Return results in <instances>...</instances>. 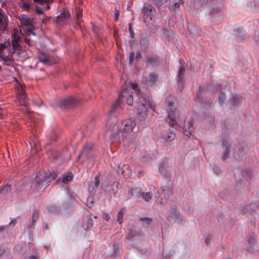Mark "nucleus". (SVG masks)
I'll return each mask as SVG.
<instances>
[{"mask_svg":"<svg viewBox=\"0 0 259 259\" xmlns=\"http://www.w3.org/2000/svg\"><path fill=\"white\" fill-rule=\"evenodd\" d=\"M136 124L135 120L132 118L119 122L116 117H114L108 120L106 126L108 127L112 142L116 139H125L127 133L133 131Z\"/></svg>","mask_w":259,"mask_h":259,"instance_id":"f257e3e1","label":"nucleus"},{"mask_svg":"<svg viewBox=\"0 0 259 259\" xmlns=\"http://www.w3.org/2000/svg\"><path fill=\"white\" fill-rule=\"evenodd\" d=\"M126 88L120 94L119 98L113 104L110 111V114L113 113L116 110L121 102H125L127 104L130 106L133 105V91H135L139 98H140L142 93H140V90L137 83L128 82V84H126Z\"/></svg>","mask_w":259,"mask_h":259,"instance_id":"f03ea898","label":"nucleus"},{"mask_svg":"<svg viewBox=\"0 0 259 259\" xmlns=\"http://www.w3.org/2000/svg\"><path fill=\"white\" fill-rule=\"evenodd\" d=\"M55 176L54 175L49 176L46 172H39L32 181L31 187L37 191L45 189Z\"/></svg>","mask_w":259,"mask_h":259,"instance_id":"7ed1b4c3","label":"nucleus"},{"mask_svg":"<svg viewBox=\"0 0 259 259\" xmlns=\"http://www.w3.org/2000/svg\"><path fill=\"white\" fill-rule=\"evenodd\" d=\"M145 103H147L149 105V107L152 109L154 112L158 113V111H156L155 109V105L152 102H150L147 97L146 95L142 93L138 101V107L137 113L138 114V118L140 120H145L147 115L148 109L146 107Z\"/></svg>","mask_w":259,"mask_h":259,"instance_id":"20e7f679","label":"nucleus"},{"mask_svg":"<svg viewBox=\"0 0 259 259\" xmlns=\"http://www.w3.org/2000/svg\"><path fill=\"white\" fill-rule=\"evenodd\" d=\"M94 145L92 143L85 144L82 149V150L78 156V159L82 158L83 161H88L93 159L94 154Z\"/></svg>","mask_w":259,"mask_h":259,"instance_id":"39448f33","label":"nucleus"},{"mask_svg":"<svg viewBox=\"0 0 259 259\" xmlns=\"http://www.w3.org/2000/svg\"><path fill=\"white\" fill-rule=\"evenodd\" d=\"M143 19L145 23H149L156 15L155 8L151 5H145L142 9Z\"/></svg>","mask_w":259,"mask_h":259,"instance_id":"423d86ee","label":"nucleus"},{"mask_svg":"<svg viewBox=\"0 0 259 259\" xmlns=\"http://www.w3.org/2000/svg\"><path fill=\"white\" fill-rule=\"evenodd\" d=\"M165 104L167 108V111L168 113V116L170 120L169 124L170 126H174L176 123V108L173 106V103L169 100H165Z\"/></svg>","mask_w":259,"mask_h":259,"instance_id":"0eeeda50","label":"nucleus"},{"mask_svg":"<svg viewBox=\"0 0 259 259\" xmlns=\"http://www.w3.org/2000/svg\"><path fill=\"white\" fill-rule=\"evenodd\" d=\"M69 18V13L66 9H63L60 14L56 17V22L59 25L63 26L67 24Z\"/></svg>","mask_w":259,"mask_h":259,"instance_id":"6e6552de","label":"nucleus"},{"mask_svg":"<svg viewBox=\"0 0 259 259\" xmlns=\"http://www.w3.org/2000/svg\"><path fill=\"white\" fill-rule=\"evenodd\" d=\"M78 102L75 98L70 97L61 100L59 103L61 109H69L73 107Z\"/></svg>","mask_w":259,"mask_h":259,"instance_id":"1a4fd4ad","label":"nucleus"},{"mask_svg":"<svg viewBox=\"0 0 259 259\" xmlns=\"http://www.w3.org/2000/svg\"><path fill=\"white\" fill-rule=\"evenodd\" d=\"M254 234L250 235L247 238V243L246 244V249L249 252H252L256 248V240Z\"/></svg>","mask_w":259,"mask_h":259,"instance_id":"9d476101","label":"nucleus"},{"mask_svg":"<svg viewBox=\"0 0 259 259\" xmlns=\"http://www.w3.org/2000/svg\"><path fill=\"white\" fill-rule=\"evenodd\" d=\"M146 60L147 63L152 66L158 65L162 61V59L156 55H148Z\"/></svg>","mask_w":259,"mask_h":259,"instance_id":"9b49d317","label":"nucleus"},{"mask_svg":"<svg viewBox=\"0 0 259 259\" xmlns=\"http://www.w3.org/2000/svg\"><path fill=\"white\" fill-rule=\"evenodd\" d=\"M21 25L24 26H31L33 25V19L25 15H20L19 17Z\"/></svg>","mask_w":259,"mask_h":259,"instance_id":"f8f14e48","label":"nucleus"},{"mask_svg":"<svg viewBox=\"0 0 259 259\" xmlns=\"http://www.w3.org/2000/svg\"><path fill=\"white\" fill-rule=\"evenodd\" d=\"M243 147L241 143H239L234 150V157L237 160H239L243 154Z\"/></svg>","mask_w":259,"mask_h":259,"instance_id":"ddd939ff","label":"nucleus"},{"mask_svg":"<svg viewBox=\"0 0 259 259\" xmlns=\"http://www.w3.org/2000/svg\"><path fill=\"white\" fill-rule=\"evenodd\" d=\"M18 99L23 103V105L27 108L26 105L25 98L26 96L24 93V89L21 84H19L18 87Z\"/></svg>","mask_w":259,"mask_h":259,"instance_id":"4468645a","label":"nucleus"},{"mask_svg":"<svg viewBox=\"0 0 259 259\" xmlns=\"http://www.w3.org/2000/svg\"><path fill=\"white\" fill-rule=\"evenodd\" d=\"M168 218L177 221L181 219L180 212L174 208H171L169 210Z\"/></svg>","mask_w":259,"mask_h":259,"instance_id":"2eb2a0df","label":"nucleus"},{"mask_svg":"<svg viewBox=\"0 0 259 259\" xmlns=\"http://www.w3.org/2000/svg\"><path fill=\"white\" fill-rule=\"evenodd\" d=\"M162 137L167 141H171L175 138V134L169 130L165 131L162 134Z\"/></svg>","mask_w":259,"mask_h":259,"instance_id":"dca6fc26","label":"nucleus"},{"mask_svg":"<svg viewBox=\"0 0 259 259\" xmlns=\"http://www.w3.org/2000/svg\"><path fill=\"white\" fill-rule=\"evenodd\" d=\"M128 192L133 196H141L142 193L141 189L137 186H134L132 188L129 189Z\"/></svg>","mask_w":259,"mask_h":259,"instance_id":"f3484780","label":"nucleus"},{"mask_svg":"<svg viewBox=\"0 0 259 259\" xmlns=\"http://www.w3.org/2000/svg\"><path fill=\"white\" fill-rule=\"evenodd\" d=\"M158 78V75L154 73H151L149 74V79L146 80V83L148 85H152L156 82Z\"/></svg>","mask_w":259,"mask_h":259,"instance_id":"a211bd4d","label":"nucleus"},{"mask_svg":"<svg viewBox=\"0 0 259 259\" xmlns=\"http://www.w3.org/2000/svg\"><path fill=\"white\" fill-rule=\"evenodd\" d=\"M7 24L5 20V17L4 14L2 12V10H0V29L4 30L7 28Z\"/></svg>","mask_w":259,"mask_h":259,"instance_id":"6ab92c4d","label":"nucleus"},{"mask_svg":"<svg viewBox=\"0 0 259 259\" xmlns=\"http://www.w3.org/2000/svg\"><path fill=\"white\" fill-rule=\"evenodd\" d=\"M100 175L98 174L95 178V184L94 185L91 184L90 185L89 189L90 192H92L95 191V188H97L100 185Z\"/></svg>","mask_w":259,"mask_h":259,"instance_id":"aec40b11","label":"nucleus"},{"mask_svg":"<svg viewBox=\"0 0 259 259\" xmlns=\"http://www.w3.org/2000/svg\"><path fill=\"white\" fill-rule=\"evenodd\" d=\"M118 185H119V183L116 182V181H114L112 183V185L111 186H110V188L111 189V190H105L106 191H107V192H110L111 191V192L114 194V195H115L117 192H118Z\"/></svg>","mask_w":259,"mask_h":259,"instance_id":"412c9836","label":"nucleus"},{"mask_svg":"<svg viewBox=\"0 0 259 259\" xmlns=\"http://www.w3.org/2000/svg\"><path fill=\"white\" fill-rule=\"evenodd\" d=\"M165 163L161 162L159 164V172L164 176L167 177L169 176V172L165 169Z\"/></svg>","mask_w":259,"mask_h":259,"instance_id":"4be33fe9","label":"nucleus"},{"mask_svg":"<svg viewBox=\"0 0 259 259\" xmlns=\"http://www.w3.org/2000/svg\"><path fill=\"white\" fill-rule=\"evenodd\" d=\"M185 71V68L183 66H180L179 69V72L178 74V82L179 83H183L182 76Z\"/></svg>","mask_w":259,"mask_h":259,"instance_id":"5701e85b","label":"nucleus"},{"mask_svg":"<svg viewBox=\"0 0 259 259\" xmlns=\"http://www.w3.org/2000/svg\"><path fill=\"white\" fill-rule=\"evenodd\" d=\"M73 175L72 172H68L65 174L62 178V182L67 184L69 181L73 179Z\"/></svg>","mask_w":259,"mask_h":259,"instance_id":"b1692460","label":"nucleus"},{"mask_svg":"<svg viewBox=\"0 0 259 259\" xmlns=\"http://www.w3.org/2000/svg\"><path fill=\"white\" fill-rule=\"evenodd\" d=\"M152 193L151 192H142L141 196L146 202L149 201L152 197Z\"/></svg>","mask_w":259,"mask_h":259,"instance_id":"393cba45","label":"nucleus"},{"mask_svg":"<svg viewBox=\"0 0 259 259\" xmlns=\"http://www.w3.org/2000/svg\"><path fill=\"white\" fill-rule=\"evenodd\" d=\"M33 1L35 3H37L40 5H45V9L46 10L50 9V6L49 4L52 1V0H33Z\"/></svg>","mask_w":259,"mask_h":259,"instance_id":"a878e982","label":"nucleus"},{"mask_svg":"<svg viewBox=\"0 0 259 259\" xmlns=\"http://www.w3.org/2000/svg\"><path fill=\"white\" fill-rule=\"evenodd\" d=\"M125 211V208H122L118 213L117 221L119 223V224H121L122 223L123 215Z\"/></svg>","mask_w":259,"mask_h":259,"instance_id":"bb28decb","label":"nucleus"},{"mask_svg":"<svg viewBox=\"0 0 259 259\" xmlns=\"http://www.w3.org/2000/svg\"><path fill=\"white\" fill-rule=\"evenodd\" d=\"M223 145L226 148L225 151L223 153V160L224 161H225L228 157V154L229 153V148H230L229 146H228L226 144V142H225L224 141H223Z\"/></svg>","mask_w":259,"mask_h":259,"instance_id":"cd10ccee","label":"nucleus"},{"mask_svg":"<svg viewBox=\"0 0 259 259\" xmlns=\"http://www.w3.org/2000/svg\"><path fill=\"white\" fill-rule=\"evenodd\" d=\"M21 8L23 10L28 12L32 9V5L28 2H23L21 5Z\"/></svg>","mask_w":259,"mask_h":259,"instance_id":"c85d7f7f","label":"nucleus"},{"mask_svg":"<svg viewBox=\"0 0 259 259\" xmlns=\"http://www.w3.org/2000/svg\"><path fill=\"white\" fill-rule=\"evenodd\" d=\"M38 57L40 62L43 63H47L49 61V59L48 55L44 54H39Z\"/></svg>","mask_w":259,"mask_h":259,"instance_id":"c756f323","label":"nucleus"},{"mask_svg":"<svg viewBox=\"0 0 259 259\" xmlns=\"http://www.w3.org/2000/svg\"><path fill=\"white\" fill-rule=\"evenodd\" d=\"M240 101L239 97H235L233 96L229 100V102L230 103V105H232L233 106L237 105L238 102Z\"/></svg>","mask_w":259,"mask_h":259,"instance_id":"7c9ffc66","label":"nucleus"},{"mask_svg":"<svg viewBox=\"0 0 259 259\" xmlns=\"http://www.w3.org/2000/svg\"><path fill=\"white\" fill-rule=\"evenodd\" d=\"M222 11V8L220 7H214L209 12L210 15H215L216 14H218Z\"/></svg>","mask_w":259,"mask_h":259,"instance_id":"2f4dec72","label":"nucleus"},{"mask_svg":"<svg viewBox=\"0 0 259 259\" xmlns=\"http://www.w3.org/2000/svg\"><path fill=\"white\" fill-rule=\"evenodd\" d=\"M39 212L37 210H34L32 216V223L34 224L37 221L38 218Z\"/></svg>","mask_w":259,"mask_h":259,"instance_id":"473e14b6","label":"nucleus"},{"mask_svg":"<svg viewBox=\"0 0 259 259\" xmlns=\"http://www.w3.org/2000/svg\"><path fill=\"white\" fill-rule=\"evenodd\" d=\"M76 15L77 19L76 20V24L80 26V21L79 20V18L82 16V11L78 9L76 12Z\"/></svg>","mask_w":259,"mask_h":259,"instance_id":"72a5a7b5","label":"nucleus"},{"mask_svg":"<svg viewBox=\"0 0 259 259\" xmlns=\"http://www.w3.org/2000/svg\"><path fill=\"white\" fill-rule=\"evenodd\" d=\"M226 99L225 95L224 93H221L219 97L218 102L220 105H222Z\"/></svg>","mask_w":259,"mask_h":259,"instance_id":"f704fd0d","label":"nucleus"},{"mask_svg":"<svg viewBox=\"0 0 259 259\" xmlns=\"http://www.w3.org/2000/svg\"><path fill=\"white\" fill-rule=\"evenodd\" d=\"M140 45L142 48H146L148 45L147 40L144 38H141L140 40Z\"/></svg>","mask_w":259,"mask_h":259,"instance_id":"c9c22d12","label":"nucleus"},{"mask_svg":"<svg viewBox=\"0 0 259 259\" xmlns=\"http://www.w3.org/2000/svg\"><path fill=\"white\" fill-rule=\"evenodd\" d=\"M10 46V44L9 42H6L4 44H0V54L2 53L3 50L6 48H8Z\"/></svg>","mask_w":259,"mask_h":259,"instance_id":"e433bc0d","label":"nucleus"},{"mask_svg":"<svg viewBox=\"0 0 259 259\" xmlns=\"http://www.w3.org/2000/svg\"><path fill=\"white\" fill-rule=\"evenodd\" d=\"M48 136L51 140L55 141L57 140V135L55 133V132L53 131H51L50 133V135L48 134Z\"/></svg>","mask_w":259,"mask_h":259,"instance_id":"4c0bfd02","label":"nucleus"},{"mask_svg":"<svg viewBox=\"0 0 259 259\" xmlns=\"http://www.w3.org/2000/svg\"><path fill=\"white\" fill-rule=\"evenodd\" d=\"M48 209L49 210V211L54 213L56 212L58 210L57 208L53 205L48 206Z\"/></svg>","mask_w":259,"mask_h":259,"instance_id":"58836bf2","label":"nucleus"},{"mask_svg":"<svg viewBox=\"0 0 259 259\" xmlns=\"http://www.w3.org/2000/svg\"><path fill=\"white\" fill-rule=\"evenodd\" d=\"M163 193H164V197L166 199H169V193L171 194V191H169V190H168L167 189L163 188Z\"/></svg>","mask_w":259,"mask_h":259,"instance_id":"ea45409f","label":"nucleus"},{"mask_svg":"<svg viewBox=\"0 0 259 259\" xmlns=\"http://www.w3.org/2000/svg\"><path fill=\"white\" fill-rule=\"evenodd\" d=\"M13 48L14 50H20V46L18 43V41L17 42H12Z\"/></svg>","mask_w":259,"mask_h":259,"instance_id":"a19ab883","label":"nucleus"},{"mask_svg":"<svg viewBox=\"0 0 259 259\" xmlns=\"http://www.w3.org/2000/svg\"><path fill=\"white\" fill-rule=\"evenodd\" d=\"M128 31H129L130 33L131 37L134 38L135 34V33H134L133 30L132 29V24L131 23H130L128 24Z\"/></svg>","mask_w":259,"mask_h":259,"instance_id":"79ce46f5","label":"nucleus"},{"mask_svg":"<svg viewBox=\"0 0 259 259\" xmlns=\"http://www.w3.org/2000/svg\"><path fill=\"white\" fill-rule=\"evenodd\" d=\"M140 221H145L147 225H149L151 222L152 220L150 218H140Z\"/></svg>","mask_w":259,"mask_h":259,"instance_id":"37998d69","label":"nucleus"},{"mask_svg":"<svg viewBox=\"0 0 259 259\" xmlns=\"http://www.w3.org/2000/svg\"><path fill=\"white\" fill-rule=\"evenodd\" d=\"M164 0H151L158 7L160 6L164 2Z\"/></svg>","mask_w":259,"mask_h":259,"instance_id":"c03bdc74","label":"nucleus"},{"mask_svg":"<svg viewBox=\"0 0 259 259\" xmlns=\"http://www.w3.org/2000/svg\"><path fill=\"white\" fill-rule=\"evenodd\" d=\"M249 208L252 209L253 211H255L256 210L257 206L254 203H251L248 206Z\"/></svg>","mask_w":259,"mask_h":259,"instance_id":"a18cd8bd","label":"nucleus"},{"mask_svg":"<svg viewBox=\"0 0 259 259\" xmlns=\"http://www.w3.org/2000/svg\"><path fill=\"white\" fill-rule=\"evenodd\" d=\"M19 40V37L15 33L13 34V39H12V42H17Z\"/></svg>","mask_w":259,"mask_h":259,"instance_id":"49530a36","label":"nucleus"},{"mask_svg":"<svg viewBox=\"0 0 259 259\" xmlns=\"http://www.w3.org/2000/svg\"><path fill=\"white\" fill-rule=\"evenodd\" d=\"M134 58H135V53L134 52H132L130 53V55L129 60H130V63H132L133 62Z\"/></svg>","mask_w":259,"mask_h":259,"instance_id":"de8ad7c7","label":"nucleus"},{"mask_svg":"<svg viewBox=\"0 0 259 259\" xmlns=\"http://www.w3.org/2000/svg\"><path fill=\"white\" fill-rule=\"evenodd\" d=\"M92 29L93 30L95 33L97 34L99 33L100 30L99 28L94 24H93Z\"/></svg>","mask_w":259,"mask_h":259,"instance_id":"09e8293b","label":"nucleus"},{"mask_svg":"<svg viewBox=\"0 0 259 259\" xmlns=\"http://www.w3.org/2000/svg\"><path fill=\"white\" fill-rule=\"evenodd\" d=\"M103 217L106 221H108L110 219V215L107 213H104Z\"/></svg>","mask_w":259,"mask_h":259,"instance_id":"8fccbe9b","label":"nucleus"},{"mask_svg":"<svg viewBox=\"0 0 259 259\" xmlns=\"http://www.w3.org/2000/svg\"><path fill=\"white\" fill-rule=\"evenodd\" d=\"M204 89V87H202V86H200L199 88V89L198 90V92L197 93V94L198 95V97H200V96H201V94L202 92V90Z\"/></svg>","mask_w":259,"mask_h":259,"instance_id":"3c124183","label":"nucleus"},{"mask_svg":"<svg viewBox=\"0 0 259 259\" xmlns=\"http://www.w3.org/2000/svg\"><path fill=\"white\" fill-rule=\"evenodd\" d=\"M210 240V236H207L204 239V242L207 245L209 244V241Z\"/></svg>","mask_w":259,"mask_h":259,"instance_id":"603ef678","label":"nucleus"},{"mask_svg":"<svg viewBox=\"0 0 259 259\" xmlns=\"http://www.w3.org/2000/svg\"><path fill=\"white\" fill-rule=\"evenodd\" d=\"M135 236V233L134 231L133 230H131L130 231V233H129V234H128V238L130 237V238H132L134 236Z\"/></svg>","mask_w":259,"mask_h":259,"instance_id":"864d4df0","label":"nucleus"},{"mask_svg":"<svg viewBox=\"0 0 259 259\" xmlns=\"http://www.w3.org/2000/svg\"><path fill=\"white\" fill-rule=\"evenodd\" d=\"M10 189V187L9 186H5L3 189L0 188V193L4 191V190H6L7 191H8Z\"/></svg>","mask_w":259,"mask_h":259,"instance_id":"5fc2aeb1","label":"nucleus"},{"mask_svg":"<svg viewBox=\"0 0 259 259\" xmlns=\"http://www.w3.org/2000/svg\"><path fill=\"white\" fill-rule=\"evenodd\" d=\"M119 16V11L118 10H116V13H115V21H117L118 20Z\"/></svg>","mask_w":259,"mask_h":259,"instance_id":"6e6d98bb","label":"nucleus"},{"mask_svg":"<svg viewBox=\"0 0 259 259\" xmlns=\"http://www.w3.org/2000/svg\"><path fill=\"white\" fill-rule=\"evenodd\" d=\"M24 41H25V44H27L29 46H31L30 39L25 38Z\"/></svg>","mask_w":259,"mask_h":259,"instance_id":"4d7b16f0","label":"nucleus"},{"mask_svg":"<svg viewBox=\"0 0 259 259\" xmlns=\"http://www.w3.org/2000/svg\"><path fill=\"white\" fill-rule=\"evenodd\" d=\"M16 220L15 219H14V220H13L11 221L10 222V223H9V225L10 226H11V225H13V226H14V225L16 224Z\"/></svg>","mask_w":259,"mask_h":259,"instance_id":"13d9d810","label":"nucleus"},{"mask_svg":"<svg viewBox=\"0 0 259 259\" xmlns=\"http://www.w3.org/2000/svg\"><path fill=\"white\" fill-rule=\"evenodd\" d=\"M36 13L38 14H41L43 13V11L41 9H37L36 10Z\"/></svg>","mask_w":259,"mask_h":259,"instance_id":"bf43d9fd","label":"nucleus"},{"mask_svg":"<svg viewBox=\"0 0 259 259\" xmlns=\"http://www.w3.org/2000/svg\"><path fill=\"white\" fill-rule=\"evenodd\" d=\"M136 57L137 58L140 59L141 58V54L140 52H136Z\"/></svg>","mask_w":259,"mask_h":259,"instance_id":"052dcab7","label":"nucleus"},{"mask_svg":"<svg viewBox=\"0 0 259 259\" xmlns=\"http://www.w3.org/2000/svg\"><path fill=\"white\" fill-rule=\"evenodd\" d=\"M29 259H39V257L35 255H30Z\"/></svg>","mask_w":259,"mask_h":259,"instance_id":"680f3d73","label":"nucleus"},{"mask_svg":"<svg viewBox=\"0 0 259 259\" xmlns=\"http://www.w3.org/2000/svg\"><path fill=\"white\" fill-rule=\"evenodd\" d=\"M243 28H239L238 29V30H237V29H235V31L237 32V33H241L243 31Z\"/></svg>","mask_w":259,"mask_h":259,"instance_id":"e2e57ef3","label":"nucleus"},{"mask_svg":"<svg viewBox=\"0 0 259 259\" xmlns=\"http://www.w3.org/2000/svg\"><path fill=\"white\" fill-rule=\"evenodd\" d=\"M5 230V226H0V232H3Z\"/></svg>","mask_w":259,"mask_h":259,"instance_id":"0e129e2a","label":"nucleus"},{"mask_svg":"<svg viewBox=\"0 0 259 259\" xmlns=\"http://www.w3.org/2000/svg\"><path fill=\"white\" fill-rule=\"evenodd\" d=\"M174 6L175 8H178L180 7V5L179 3H175L174 4Z\"/></svg>","mask_w":259,"mask_h":259,"instance_id":"69168bd1","label":"nucleus"},{"mask_svg":"<svg viewBox=\"0 0 259 259\" xmlns=\"http://www.w3.org/2000/svg\"><path fill=\"white\" fill-rule=\"evenodd\" d=\"M26 116H28V117L31 118V114L28 111H27Z\"/></svg>","mask_w":259,"mask_h":259,"instance_id":"338daca9","label":"nucleus"},{"mask_svg":"<svg viewBox=\"0 0 259 259\" xmlns=\"http://www.w3.org/2000/svg\"><path fill=\"white\" fill-rule=\"evenodd\" d=\"M242 211L243 213H245L246 212V211L244 209H242Z\"/></svg>","mask_w":259,"mask_h":259,"instance_id":"774afa93","label":"nucleus"}]
</instances>
